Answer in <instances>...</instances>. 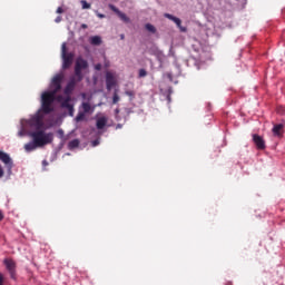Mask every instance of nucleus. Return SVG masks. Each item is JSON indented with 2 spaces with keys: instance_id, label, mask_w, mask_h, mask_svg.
Instances as JSON below:
<instances>
[{
  "instance_id": "1",
  "label": "nucleus",
  "mask_w": 285,
  "mask_h": 285,
  "mask_svg": "<svg viewBox=\"0 0 285 285\" xmlns=\"http://www.w3.org/2000/svg\"><path fill=\"white\" fill-rule=\"evenodd\" d=\"M29 137L32 138V141L24 145L26 153H32V150H37V148L48 146V144H52L55 139L52 132H46L45 130L31 131L29 132Z\"/></svg>"
},
{
  "instance_id": "2",
  "label": "nucleus",
  "mask_w": 285,
  "mask_h": 285,
  "mask_svg": "<svg viewBox=\"0 0 285 285\" xmlns=\"http://www.w3.org/2000/svg\"><path fill=\"white\" fill-rule=\"evenodd\" d=\"M56 99H57L56 92H53V91L42 92L40 111L43 112V115H50V112H53L55 107H52V105L55 104Z\"/></svg>"
},
{
  "instance_id": "3",
  "label": "nucleus",
  "mask_w": 285,
  "mask_h": 285,
  "mask_svg": "<svg viewBox=\"0 0 285 285\" xmlns=\"http://www.w3.org/2000/svg\"><path fill=\"white\" fill-rule=\"evenodd\" d=\"M0 161L4 164L9 173H12V167L14 166V164L12 163V158L8 153L0 150ZM3 175H6V171L3 170V166L0 165V179L1 177H3Z\"/></svg>"
},
{
  "instance_id": "4",
  "label": "nucleus",
  "mask_w": 285,
  "mask_h": 285,
  "mask_svg": "<svg viewBox=\"0 0 285 285\" xmlns=\"http://www.w3.org/2000/svg\"><path fill=\"white\" fill-rule=\"evenodd\" d=\"M27 124L31 127L35 128L36 132L41 131L43 128V115L41 114V110H39L36 115H33Z\"/></svg>"
},
{
  "instance_id": "5",
  "label": "nucleus",
  "mask_w": 285,
  "mask_h": 285,
  "mask_svg": "<svg viewBox=\"0 0 285 285\" xmlns=\"http://www.w3.org/2000/svg\"><path fill=\"white\" fill-rule=\"evenodd\" d=\"M57 101L61 105V108H66L69 112V117H75V106L70 104L72 101V98L70 96L63 97L59 95L57 97Z\"/></svg>"
},
{
  "instance_id": "6",
  "label": "nucleus",
  "mask_w": 285,
  "mask_h": 285,
  "mask_svg": "<svg viewBox=\"0 0 285 285\" xmlns=\"http://www.w3.org/2000/svg\"><path fill=\"white\" fill-rule=\"evenodd\" d=\"M3 265L6 266L11 279H17V262L12 258H4Z\"/></svg>"
},
{
  "instance_id": "7",
  "label": "nucleus",
  "mask_w": 285,
  "mask_h": 285,
  "mask_svg": "<svg viewBox=\"0 0 285 285\" xmlns=\"http://www.w3.org/2000/svg\"><path fill=\"white\" fill-rule=\"evenodd\" d=\"M62 81H63V75H61V73L56 75L51 81V88H52L51 92H55L57 95V92H59V90H61Z\"/></svg>"
},
{
  "instance_id": "8",
  "label": "nucleus",
  "mask_w": 285,
  "mask_h": 285,
  "mask_svg": "<svg viewBox=\"0 0 285 285\" xmlns=\"http://www.w3.org/2000/svg\"><path fill=\"white\" fill-rule=\"evenodd\" d=\"M164 17L166 19H169V21H174V23H176V26L180 30V32H186L188 30L186 27L181 26V19H179L170 13H165Z\"/></svg>"
},
{
  "instance_id": "9",
  "label": "nucleus",
  "mask_w": 285,
  "mask_h": 285,
  "mask_svg": "<svg viewBox=\"0 0 285 285\" xmlns=\"http://www.w3.org/2000/svg\"><path fill=\"white\" fill-rule=\"evenodd\" d=\"M75 59V53L70 52L66 56H62V70H68L70 66H72V61Z\"/></svg>"
},
{
  "instance_id": "10",
  "label": "nucleus",
  "mask_w": 285,
  "mask_h": 285,
  "mask_svg": "<svg viewBox=\"0 0 285 285\" xmlns=\"http://www.w3.org/2000/svg\"><path fill=\"white\" fill-rule=\"evenodd\" d=\"M109 8L119 17V19H121V21L125 23H130V18H128L126 13L121 12L117 7H115V4H109Z\"/></svg>"
},
{
  "instance_id": "11",
  "label": "nucleus",
  "mask_w": 285,
  "mask_h": 285,
  "mask_svg": "<svg viewBox=\"0 0 285 285\" xmlns=\"http://www.w3.org/2000/svg\"><path fill=\"white\" fill-rule=\"evenodd\" d=\"M253 141L258 150H264L266 148V142L264 141V138H262V136L257 134L253 135Z\"/></svg>"
},
{
  "instance_id": "12",
  "label": "nucleus",
  "mask_w": 285,
  "mask_h": 285,
  "mask_svg": "<svg viewBox=\"0 0 285 285\" xmlns=\"http://www.w3.org/2000/svg\"><path fill=\"white\" fill-rule=\"evenodd\" d=\"M77 86V79L75 77L70 78L69 82L67 83L63 94L67 95V97H70L72 95V90H75V87Z\"/></svg>"
},
{
  "instance_id": "13",
  "label": "nucleus",
  "mask_w": 285,
  "mask_h": 285,
  "mask_svg": "<svg viewBox=\"0 0 285 285\" xmlns=\"http://www.w3.org/2000/svg\"><path fill=\"white\" fill-rule=\"evenodd\" d=\"M284 128H285L284 124H275L272 129L274 137H283Z\"/></svg>"
},
{
  "instance_id": "14",
  "label": "nucleus",
  "mask_w": 285,
  "mask_h": 285,
  "mask_svg": "<svg viewBox=\"0 0 285 285\" xmlns=\"http://www.w3.org/2000/svg\"><path fill=\"white\" fill-rule=\"evenodd\" d=\"M115 83L117 82L115 81V77L112 76V73H107L106 76L107 90H112V88H115Z\"/></svg>"
},
{
  "instance_id": "15",
  "label": "nucleus",
  "mask_w": 285,
  "mask_h": 285,
  "mask_svg": "<svg viewBox=\"0 0 285 285\" xmlns=\"http://www.w3.org/2000/svg\"><path fill=\"white\" fill-rule=\"evenodd\" d=\"M107 124H108V119H106V117L98 118L96 122V128L98 130H104Z\"/></svg>"
},
{
  "instance_id": "16",
  "label": "nucleus",
  "mask_w": 285,
  "mask_h": 285,
  "mask_svg": "<svg viewBox=\"0 0 285 285\" xmlns=\"http://www.w3.org/2000/svg\"><path fill=\"white\" fill-rule=\"evenodd\" d=\"M75 68H78L79 70H86V68H88V61L82 58H78Z\"/></svg>"
},
{
  "instance_id": "17",
  "label": "nucleus",
  "mask_w": 285,
  "mask_h": 285,
  "mask_svg": "<svg viewBox=\"0 0 285 285\" xmlns=\"http://www.w3.org/2000/svg\"><path fill=\"white\" fill-rule=\"evenodd\" d=\"M79 139H73L68 142L69 150H75V148H79Z\"/></svg>"
},
{
  "instance_id": "18",
  "label": "nucleus",
  "mask_w": 285,
  "mask_h": 285,
  "mask_svg": "<svg viewBox=\"0 0 285 285\" xmlns=\"http://www.w3.org/2000/svg\"><path fill=\"white\" fill-rule=\"evenodd\" d=\"M91 46H101V37L94 36L90 40Z\"/></svg>"
},
{
  "instance_id": "19",
  "label": "nucleus",
  "mask_w": 285,
  "mask_h": 285,
  "mask_svg": "<svg viewBox=\"0 0 285 285\" xmlns=\"http://www.w3.org/2000/svg\"><path fill=\"white\" fill-rule=\"evenodd\" d=\"M81 70L82 69L75 67V75H76V77H78V79L76 81H81V79H83V75L81 73Z\"/></svg>"
},
{
  "instance_id": "20",
  "label": "nucleus",
  "mask_w": 285,
  "mask_h": 285,
  "mask_svg": "<svg viewBox=\"0 0 285 285\" xmlns=\"http://www.w3.org/2000/svg\"><path fill=\"white\" fill-rule=\"evenodd\" d=\"M146 30H148V32H151L153 35H155V32H157V28H155V26H153L151 23H147L145 26Z\"/></svg>"
},
{
  "instance_id": "21",
  "label": "nucleus",
  "mask_w": 285,
  "mask_h": 285,
  "mask_svg": "<svg viewBox=\"0 0 285 285\" xmlns=\"http://www.w3.org/2000/svg\"><path fill=\"white\" fill-rule=\"evenodd\" d=\"M91 108L92 107L89 105V102H82L83 112H86V114L90 112Z\"/></svg>"
},
{
  "instance_id": "22",
  "label": "nucleus",
  "mask_w": 285,
  "mask_h": 285,
  "mask_svg": "<svg viewBox=\"0 0 285 285\" xmlns=\"http://www.w3.org/2000/svg\"><path fill=\"white\" fill-rule=\"evenodd\" d=\"M80 3L82 6V10H90V3H88V1L81 0Z\"/></svg>"
},
{
  "instance_id": "23",
  "label": "nucleus",
  "mask_w": 285,
  "mask_h": 285,
  "mask_svg": "<svg viewBox=\"0 0 285 285\" xmlns=\"http://www.w3.org/2000/svg\"><path fill=\"white\" fill-rule=\"evenodd\" d=\"M147 76H148V71H146V69H139V71H138L139 79L147 77Z\"/></svg>"
},
{
  "instance_id": "24",
  "label": "nucleus",
  "mask_w": 285,
  "mask_h": 285,
  "mask_svg": "<svg viewBox=\"0 0 285 285\" xmlns=\"http://www.w3.org/2000/svg\"><path fill=\"white\" fill-rule=\"evenodd\" d=\"M119 101H120L119 94H117V90H116L112 96V104H119Z\"/></svg>"
},
{
  "instance_id": "25",
  "label": "nucleus",
  "mask_w": 285,
  "mask_h": 285,
  "mask_svg": "<svg viewBox=\"0 0 285 285\" xmlns=\"http://www.w3.org/2000/svg\"><path fill=\"white\" fill-rule=\"evenodd\" d=\"M61 55L62 57H66V55H68V49L66 47V42L62 43V47H61Z\"/></svg>"
},
{
  "instance_id": "26",
  "label": "nucleus",
  "mask_w": 285,
  "mask_h": 285,
  "mask_svg": "<svg viewBox=\"0 0 285 285\" xmlns=\"http://www.w3.org/2000/svg\"><path fill=\"white\" fill-rule=\"evenodd\" d=\"M85 117H86V114L79 112V114L77 115V117H76V121H83Z\"/></svg>"
},
{
  "instance_id": "27",
  "label": "nucleus",
  "mask_w": 285,
  "mask_h": 285,
  "mask_svg": "<svg viewBox=\"0 0 285 285\" xmlns=\"http://www.w3.org/2000/svg\"><path fill=\"white\" fill-rule=\"evenodd\" d=\"M125 95H127V97L134 98L135 97V91L128 90V91L125 92Z\"/></svg>"
},
{
  "instance_id": "28",
  "label": "nucleus",
  "mask_w": 285,
  "mask_h": 285,
  "mask_svg": "<svg viewBox=\"0 0 285 285\" xmlns=\"http://www.w3.org/2000/svg\"><path fill=\"white\" fill-rule=\"evenodd\" d=\"M57 14H63V8L58 7V9H57Z\"/></svg>"
},
{
  "instance_id": "29",
  "label": "nucleus",
  "mask_w": 285,
  "mask_h": 285,
  "mask_svg": "<svg viewBox=\"0 0 285 285\" xmlns=\"http://www.w3.org/2000/svg\"><path fill=\"white\" fill-rule=\"evenodd\" d=\"M97 17H98L99 19H106V16H105L104 13H97Z\"/></svg>"
},
{
  "instance_id": "30",
  "label": "nucleus",
  "mask_w": 285,
  "mask_h": 285,
  "mask_svg": "<svg viewBox=\"0 0 285 285\" xmlns=\"http://www.w3.org/2000/svg\"><path fill=\"white\" fill-rule=\"evenodd\" d=\"M56 23H61V16H58L55 20Z\"/></svg>"
},
{
  "instance_id": "31",
  "label": "nucleus",
  "mask_w": 285,
  "mask_h": 285,
  "mask_svg": "<svg viewBox=\"0 0 285 285\" xmlns=\"http://www.w3.org/2000/svg\"><path fill=\"white\" fill-rule=\"evenodd\" d=\"M95 70H101V63H97V65L95 66Z\"/></svg>"
},
{
  "instance_id": "32",
  "label": "nucleus",
  "mask_w": 285,
  "mask_h": 285,
  "mask_svg": "<svg viewBox=\"0 0 285 285\" xmlns=\"http://www.w3.org/2000/svg\"><path fill=\"white\" fill-rule=\"evenodd\" d=\"M0 285H3V274H0Z\"/></svg>"
},
{
  "instance_id": "33",
  "label": "nucleus",
  "mask_w": 285,
  "mask_h": 285,
  "mask_svg": "<svg viewBox=\"0 0 285 285\" xmlns=\"http://www.w3.org/2000/svg\"><path fill=\"white\" fill-rule=\"evenodd\" d=\"M81 28H82L83 30H86V29L88 28V24L82 23V24H81Z\"/></svg>"
},
{
  "instance_id": "34",
  "label": "nucleus",
  "mask_w": 285,
  "mask_h": 285,
  "mask_svg": "<svg viewBox=\"0 0 285 285\" xmlns=\"http://www.w3.org/2000/svg\"><path fill=\"white\" fill-rule=\"evenodd\" d=\"M3 220V213L0 210V222Z\"/></svg>"
},
{
  "instance_id": "35",
  "label": "nucleus",
  "mask_w": 285,
  "mask_h": 285,
  "mask_svg": "<svg viewBox=\"0 0 285 285\" xmlns=\"http://www.w3.org/2000/svg\"><path fill=\"white\" fill-rule=\"evenodd\" d=\"M94 146H99V141L95 140Z\"/></svg>"
},
{
  "instance_id": "36",
  "label": "nucleus",
  "mask_w": 285,
  "mask_h": 285,
  "mask_svg": "<svg viewBox=\"0 0 285 285\" xmlns=\"http://www.w3.org/2000/svg\"><path fill=\"white\" fill-rule=\"evenodd\" d=\"M19 137H23V131H19Z\"/></svg>"
},
{
  "instance_id": "37",
  "label": "nucleus",
  "mask_w": 285,
  "mask_h": 285,
  "mask_svg": "<svg viewBox=\"0 0 285 285\" xmlns=\"http://www.w3.org/2000/svg\"><path fill=\"white\" fill-rule=\"evenodd\" d=\"M116 128H122V125H121V124H118V125L116 126Z\"/></svg>"
},
{
  "instance_id": "38",
  "label": "nucleus",
  "mask_w": 285,
  "mask_h": 285,
  "mask_svg": "<svg viewBox=\"0 0 285 285\" xmlns=\"http://www.w3.org/2000/svg\"><path fill=\"white\" fill-rule=\"evenodd\" d=\"M115 112H116V115H119V108H117V109L115 110Z\"/></svg>"
},
{
  "instance_id": "39",
  "label": "nucleus",
  "mask_w": 285,
  "mask_h": 285,
  "mask_svg": "<svg viewBox=\"0 0 285 285\" xmlns=\"http://www.w3.org/2000/svg\"><path fill=\"white\" fill-rule=\"evenodd\" d=\"M120 39H125V36H124V35H121V36H120Z\"/></svg>"
}]
</instances>
